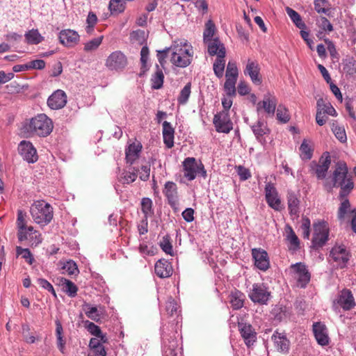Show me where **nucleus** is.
Masks as SVG:
<instances>
[{
  "instance_id": "obj_1",
  "label": "nucleus",
  "mask_w": 356,
  "mask_h": 356,
  "mask_svg": "<svg viewBox=\"0 0 356 356\" xmlns=\"http://www.w3.org/2000/svg\"><path fill=\"white\" fill-rule=\"evenodd\" d=\"M323 186L328 191H332L333 188H339V199L347 197L354 188V181L353 176L348 173V168L346 162L339 161L336 163L335 168L331 175V183L325 181Z\"/></svg>"
},
{
  "instance_id": "obj_2",
  "label": "nucleus",
  "mask_w": 356,
  "mask_h": 356,
  "mask_svg": "<svg viewBox=\"0 0 356 356\" xmlns=\"http://www.w3.org/2000/svg\"><path fill=\"white\" fill-rule=\"evenodd\" d=\"M52 120L45 114H38L35 118L23 124L22 129L29 136L47 137L53 130Z\"/></svg>"
},
{
  "instance_id": "obj_3",
  "label": "nucleus",
  "mask_w": 356,
  "mask_h": 356,
  "mask_svg": "<svg viewBox=\"0 0 356 356\" xmlns=\"http://www.w3.org/2000/svg\"><path fill=\"white\" fill-rule=\"evenodd\" d=\"M172 51L170 61L174 65L184 68L191 63L193 52L191 46L186 42L172 46Z\"/></svg>"
},
{
  "instance_id": "obj_4",
  "label": "nucleus",
  "mask_w": 356,
  "mask_h": 356,
  "mask_svg": "<svg viewBox=\"0 0 356 356\" xmlns=\"http://www.w3.org/2000/svg\"><path fill=\"white\" fill-rule=\"evenodd\" d=\"M30 211L35 222L42 226L48 225L54 216L53 207L44 200L35 202Z\"/></svg>"
},
{
  "instance_id": "obj_5",
  "label": "nucleus",
  "mask_w": 356,
  "mask_h": 356,
  "mask_svg": "<svg viewBox=\"0 0 356 356\" xmlns=\"http://www.w3.org/2000/svg\"><path fill=\"white\" fill-rule=\"evenodd\" d=\"M248 297L255 304L266 305L272 296L266 284L258 282L252 284V289L248 293Z\"/></svg>"
},
{
  "instance_id": "obj_6",
  "label": "nucleus",
  "mask_w": 356,
  "mask_h": 356,
  "mask_svg": "<svg viewBox=\"0 0 356 356\" xmlns=\"http://www.w3.org/2000/svg\"><path fill=\"white\" fill-rule=\"evenodd\" d=\"M314 234L312 240V248L318 250L325 245L328 241L329 228L325 221H318L313 224Z\"/></svg>"
},
{
  "instance_id": "obj_7",
  "label": "nucleus",
  "mask_w": 356,
  "mask_h": 356,
  "mask_svg": "<svg viewBox=\"0 0 356 356\" xmlns=\"http://www.w3.org/2000/svg\"><path fill=\"white\" fill-rule=\"evenodd\" d=\"M331 164V158L329 152H325L319 159L318 162L312 161L309 163L310 173L315 174L318 180L324 179Z\"/></svg>"
},
{
  "instance_id": "obj_8",
  "label": "nucleus",
  "mask_w": 356,
  "mask_h": 356,
  "mask_svg": "<svg viewBox=\"0 0 356 356\" xmlns=\"http://www.w3.org/2000/svg\"><path fill=\"white\" fill-rule=\"evenodd\" d=\"M277 99L276 97L270 92L264 95L262 101L257 104V112L259 115L264 111L267 117H273L277 108Z\"/></svg>"
},
{
  "instance_id": "obj_9",
  "label": "nucleus",
  "mask_w": 356,
  "mask_h": 356,
  "mask_svg": "<svg viewBox=\"0 0 356 356\" xmlns=\"http://www.w3.org/2000/svg\"><path fill=\"white\" fill-rule=\"evenodd\" d=\"M105 65L111 71H122L127 65V56L121 51H115L108 56Z\"/></svg>"
},
{
  "instance_id": "obj_10",
  "label": "nucleus",
  "mask_w": 356,
  "mask_h": 356,
  "mask_svg": "<svg viewBox=\"0 0 356 356\" xmlns=\"http://www.w3.org/2000/svg\"><path fill=\"white\" fill-rule=\"evenodd\" d=\"M264 191L265 199L268 205L275 211H282L284 207L274 184L271 182L266 183Z\"/></svg>"
},
{
  "instance_id": "obj_11",
  "label": "nucleus",
  "mask_w": 356,
  "mask_h": 356,
  "mask_svg": "<svg viewBox=\"0 0 356 356\" xmlns=\"http://www.w3.org/2000/svg\"><path fill=\"white\" fill-rule=\"evenodd\" d=\"M213 124L218 133L229 134L233 129V122L230 119L229 113H227L218 112L215 114Z\"/></svg>"
},
{
  "instance_id": "obj_12",
  "label": "nucleus",
  "mask_w": 356,
  "mask_h": 356,
  "mask_svg": "<svg viewBox=\"0 0 356 356\" xmlns=\"http://www.w3.org/2000/svg\"><path fill=\"white\" fill-rule=\"evenodd\" d=\"M329 257L336 263L337 268H343L350 259V254L344 245H335L330 250Z\"/></svg>"
},
{
  "instance_id": "obj_13",
  "label": "nucleus",
  "mask_w": 356,
  "mask_h": 356,
  "mask_svg": "<svg viewBox=\"0 0 356 356\" xmlns=\"http://www.w3.org/2000/svg\"><path fill=\"white\" fill-rule=\"evenodd\" d=\"M297 275L298 286L305 289L311 280V273L307 269V266L302 262H297L291 266Z\"/></svg>"
},
{
  "instance_id": "obj_14",
  "label": "nucleus",
  "mask_w": 356,
  "mask_h": 356,
  "mask_svg": "<svg viewBox=\"0 0 356 356\" xmlns=\"http://www.w3.org/2000/svg\"><path fill=\"white\" fill-rule=\"evenodd\" d=\"M18 152L23 159L29 163H34L38 159L37 150L30 141H21L18 145Z\"/></svg>"
},
{
  "instance_id": "obj_15",
  "label": "nucleus",
  "mask_w": 356,
  "mask_h": 356,
  "mask_svg": "<svg viewBox=\"0 0 356 356\" xmlns=\"http://www.w3.org/2000/svg\"><path fill=\"white\" fill-rule=\"evenodd\" d=\"M252 256L254 266L260 270L266 271L270 268L269 257L266 250L261 248H253Z\"/></svg>"
},
{
  "instance_id": "obj_16",
  "label": "nucleus",
  "mask_w": 356,
  "mask_h": 356,
  "mask_svg": "<svg viewBox=\"0 0 356 356\" xmlns=\"http://www.w3.org/2000/svg\"><path fill=\"white\" fill-rule=\"evenodd\" d=\"M251 129L257 139V140L263 146H265L267 141L265 138L266 135H268L270 132L268 127L267 123L261 118H259L257 122L251 126Z\"/></svg>"
},
{
  "instance_id": "obj_17",
  "label": "nucleus",
  "mask_w": 356,
  "mask_h": 356,
  "mask_svg": "<svg viewBox=\"0 0 356 356\" xmlns=\"http://www.w3.org/2000/svg\"><path fill=\"white\" fill-rule=\"evenodd\" d=\"M299 193L292 190H288L286 193L289 213L291 217L298 218L300 215V200Z\"/></svg>"
},
{
  "instance_id": "obj_18",
  "label": "nucleus",
  "mask_w": 356,
  "mask_h": 356,
  "mask_svg": "<svg viewBox=\"0 0 356 356\" xmlns=\"http://www.w3.org/2000/svg\"><path fill=\"white\" fill-rule=\"evenodd\" d=\"M184 176L188 181L194 180L197 175L199 162L194 157H187L182 162Z\"/></svg>"
},
{
  "instance_id": "obj_19",
  "label": "nucleus",
  "mask_w": 356,
  "mask_h": 356,
  "mask_svg": "<svg viewBox=\"0 0 356 356\" xmlns=\"http://www.w3.org/2000/svg\"><path fill=\"white\" fill-rule=\"evenodd\" d=\"M238 331L247 346H250L257 339V333L252 326L247 323H238Z\"/></svg>"
},
{
  "instance_id": "obj_20",
  "label": "nucleus",
  "mask_w": 356,
  "mask_h": 356,
  "mask_svg": "<svg viewBox=\"0 0 356 356\" xmlns=\"http://www.w3.org/2000/svg\"><path fill=\"white\" fill-rule=\"evenodd\" d=\"M66 103L67 95L62 90H56L47 99L48 106L53 110H58L63 108Z\"/></svg>"
},
{
  "instance_id": "obj_21",
  "label": "nucleus",
  "mask_w": 356,
  "mask_h": 356,
  "mask_svg": "<svg viewBox=\"0 0 356 356\" xmlns=\"http://www.w3.org/2000/svg\"><path fill=\"white\" fill-rule=\"evenodd\" d=\"M259 72L260 67L258 62L248 59L244 69V74L249 76L252 83L257 86L262 82Z\"/></svg>"
},
{
  "instance_id": "obj_22",
  "label": "nucleus",
  "mask_w": 356,
  "mask_h": 356,
  "mask_svg": "<svg viewBox=\"0 0 356 356\" xmlns=\"http://www.w3.org/2000/svg\"><path fill=\"white\" fill-rule=\"evenodd\" d=\"M58 39L60 43L63 46L72 47L79 41V35L74 30L65 29L59 33Z\"/></svg>"
},
{
  "instance_id": "obj_23",
  "label": "nucleus",
  "mask_w": 356,
  "mask_h": 356,
  "mask_svg": "<svg viewBox=\"0 0 356 356\" xmlns=\"http://www.w3.org/2000/svg\"><path fill=\"white\" fill-rule=\"evenodd\" d=\"M336 302L346 311L350 310L355 306L353 296L349 289H343L340 292L334 302V307Z\"/></svg>"
},
{
  "instance_id": "obj_24",
  "label": "nucleus",
  "mask_w": 356,
  "mask_h": 356,
  "mask_svg": "<svg viewBox=\"0 0 356 356\" xmlns=\"http://www.w3.org/2000/svg\"><path fill=\"white\" fill-rule=\"evenodd\" d=\"M275 349L280 353H287L289 351L290 341L284 333L275 331L271 337Z\"/></svg>"
},
{
  "instance_id": "obj_25",
  "label": "nucleus",
  "mask_w": 356,
  "mask_h": 356,
  "mask_svg": "<svg viewBox=\"0 0 356 356\" xmlns=\"http://www.w3.org/2000/svg\"><path fill=\"white\" fill-rule=\"evenodd\" d=\"M154 271L160 278H167L172 275L173 268L170 262L165 259H161L156 262Z\"/></svg>"
},
{
  "instance_id": "obj_26",
  "label": "nucleus",
  "mask_w": 356,
  "mask_h": 356,
  "mask_svg": "<svg viewBox=\"0 0 356 356\" xmlns=\"http://www.w3.org/2000/svg\"><path fill=\"white\" fill-rule=\"evenodd\" d=\"M314 337L321 346H327L329 343V337L325 325L321 322L314 323L313 325Z\"/></svg>"
},
{
  "instance_id": "obj_27",
  "label": "nucleus",
  "mask_w": 356,
  "mask_h": 356,
  "mask_svg": "<svg viewBox=\"0 0 356 356\" xmlns=\"http://www.w3.org/2000/svg\"><path fill=\"white\" fill-rule=\"evenodd\" d=\"M143 146L139 141L130 144L125 149V159L127 163L133 165L134 163L139 158Z\"/></svg>"
},
{
  "instance_id": "obj_28",
  "label": "nucleus",
  "mask_w": 356,
  "mask_h": 356,
  "mask_svg": "<svg viewBox=\"0 0 356 356\" xmlns=\"http://www.w3.org/2000/svg\"><path fill=\"white\" fill-rule=\"evenodd\" d=\"M163 356H177L178 341L175 337L163 338Z\"/></svg>"
},
{
  "instance_id": "obj_29",
  "label": "nucleus",
  "mask_w": 356,
  "mask_h": 356,
  "mask_svg": "<svg viewBox=\"0 0 356 356\" xmlns=\"http://www.w3.org/2000/svg\"><path fill=\"white\" fill-rule=\"evenodd\" d=\"M162 125L163 143L168 149H170L174 146L175 129L168 121H164Z\"/></svg>"
},
{
  "instance_id": "obj_30",
  "label": "nucleus",
  "mask_w": 356,
  "mask_h": 356,
  "mask_svg": "<svg viewBox=\"0 0 356 356\" xmlns=\"http://www.w3.org/2000/svg\"><path fill=\"white\" fill-rule=\"evenodd\" d=\"M83 309L86 315L94 321H99L104 312V307L102 306H92L90 304L85 302L83 305Z\"/></svg>"
},
{
  "instance_id": "obj_31",
  "label": "nucleus",
  "mask_w": 356,
  "mask_h": 356,
  "mask_svg": "<svg viewBox=\"0 0 356 356\" xmlns=\"http://www.w3.org/2000/svg\"><path fill=\"white\" fill-rule=\"evenodd\" d=\"M225 48H222L213 65L214 74L218 78H221L223 76L225 65Z\"/></svg>"
},
{
  "instance_id": "obj_32",
  "label": "nucleus",
  "mask_w": 356,
  "mask_h": 356,
  "mask_svg": "<svg viewBox=\"0 0 356 356\" xmlns=\"http://www.w3.org/2000/svg\"><path fill=\"white\" fill-rule=\"evenodd\" d=\"M156 72L152 75L151 83L152 88L159 90L163 87L164 81V74L163 69L160 67L159 64L155 65Z\"/></svg>"
},
{
  "instance_id": "obj_33",
  "label": "nucleus",
  "mask_w": 356,
  "mask_h": 356,
  "mask_svg": "<svg viewBox=\"0 0 356 356\" xmlns=\"http://www.w3.org/2000/svg\"><path fill=\"white\" fill-rule=\"evenodd\" d=\"M245 296L238 290L232 291L229 296V302L233 309L237 310L243 307Z\"/></svg>"
},
{
  "instance_id": "obj_34",
  "label": "nucleus",
  "mask_w": 356,
  "mask_h": 356,
  "mask_svg": "<svg viewBox=\"0 0 356 356\" xmlns=\"http://www.w3.org/2000/svg\"><path fill=\"white\" fill-rule=\"evenodd\" d=\"M286 230L287 232L286 240L289 242V249L297 251L300 249V240L290 225H286Z\"/></svg>"
},
{
  "instance_id": "obj_35",
  "label": "nucleus",
  "mask_w": 356,
  "mask_h": 356,
  "mask_svg": "<svg viewBox=\"0 0 356 356\" xmlns=\"http://www.w3.org/2000/svg\"><path fill=\"white\" fill-rule=\"evenodd\" d=\"M86 327L88 331L93 336L100 338L102 342L106 343L108 339L105 334H103L100 327L94 323L89 321H86Z\"/></svg>"
},
{
  "instance_id": "obj_36",
  "label": "nucleus",
  "mask_w": 356,
  "mask_h": 356,
  "mask_svg": "<svg viewBox=\"0 0 356 356\" xmlns=\"http://www.w3.org/2000/svg\"><path fill=\"white\" fill-rule=\"evenodd\" d=\"M138 169L135 167L129 168V170L124 171L122 173L120 177V181L123 184H129L136 181L138 177Z\"/></svg>"
},
{
  "instance_id": "obj_37",
  "label": "nucleus",
  "mask_w": 356,
  "mask_h": 356,
  "mask_svg": "<svg viewBox=\"0 0 356 356\" xmlns=\"http://www.w3.org/2000/svg\"><path fill=\"white\" fill-rule=\"evenodd\" d=\"M191 93V83H187L184 87L181 90L178 97L177 103L179 105H185L188 102Z\"/></svg>"
},
{
  "instance_id": "obj_38",
  "label": "nucleus",
  "mask_w": 356,
  "mask_h": 356,
  "mask_svg": "<svg viewBox=\"0 0 356 356\" xmlns=\"http://www.w3.org/2000/svg\"><path fill=\"white\" fill-rule=\"evenodd\" d=\"M275 111L276 118L280 123L286 124L290 120L291 116L288 108L285 106L280 104Z\"/></svg>"
},
{
  "instance_id": "obj_39",
  "label": "nucleus",
  "mask_w": 356,
  "mask_h": 356,
  "mask_svg": "<svg viewBox=\"0 0 356 356\" xmlns=\"http://www.w3.org/2000/svg\"><path fill=\"white\" fill-rule=\"evenodd\" d=\"M61 284L65 285L63 287V291L67 294L68 296L74 298L76 296L78 287L74 282L66 278H62Z\"/></svg>"
},
{
  "instance_id": "obj_40",
  "label": "nucleus",
  "mask_w": 356,
  "mask_h": 356,
  "mask_svg": "<svg viewBox=\"0 0 356 356\" xmlns=\"http://www.w3.org/2000/svg\"><path fill=\"white\" fill-rule=\"evenodd\" d=\"M24 36L27 43L31 44H38L44 40L38 29H32L28 31Z\"/></svg>"
},
{
  "instance_id": "obj_41",
  "label": "nucleus",
  "mask_w": 356,
  "mask_h": 356,
  "mask_svg": "<svg viewBox=\"0 0 356 356\" xmlns=\"http://www.w3.org/2000/svg\"><path fill=\"white\" fill-rule=\"evenodd\" d=\"M216 26L211 20H208L205 24V29L203 33V41L208 43L209 41L213 40V37L216 32Z\"/></svg>"
},
{
  "instance_id": "obj_42",
  "label": "nucleus",
  "mask_w": 356,
  "mask_h": 356,
  "mask_svg": "<svg viewBox=\"0 0 356 356\" xmlns=\"http://www.w3.org/2000/svg\"><path fill=\"white\" fill-rule=\"evenodd\" d=\"M286 11L291 21L298 28L302 29L306 27L305 24L302 22V18L298 12L289 7L286 8Z\"/></svg>"
},
{
  "instance_id": "obj_43",
  "label": "nucleus",
  "mask_w": 356,
  "mask_h": 356,
  "mask_svg": "<svg viewBox=\"0 0 356 356\" xmlns=\"http://www.w3.org/2000/svg\"><path fill=\"white\" fill-rule=\"evenodd\" d=\"M208 52L211 56L219 55L220 50L225 48L224 44L220 42L218 38H215L213 40L209 41L208 43Z\"/></svg>"
},
{
  "instance_id": "obj_44",
  "label": "nucleus",
  "mask_w": 356,
  "mask_h": 356,
  "mask_svg": "<svg viewBox=\"0 0 356 356\" xmlns=\"http://www.w3.org/2000/svg\"><path fill=\"white\" fill-rule=\"evenodd\" d=\"M343 200L341 202L337 211V217L340 221H343L345 216L347 213H351L350 203V201L346 198H343Z\"/></svg>"
},
{
  "instance_id": "obj_45",
  "label": "nucleus",
  "mask_w": 356,
  "mask_h": 356,
  "mask_svg": "<svg viewBox=\"0 0 356 356\" xmlns=\"http://www.w3.org/2000/svg\"><path fill=\"white\" fill-rule=\"evenodd\" d=\"M152 200L149 197H143L141 200V210L144 214V218H148V217L154 215V209H152Z\"/></svg>"
},
{
  "instance_id": "obj_46",
  "label": "nucleus",
  "mask_w": 356,
  "mask_h": 356,
  "mask_svg": "<svg viewBox=\"0 0 356 356\" xmlns=\"http://www.w3.org/2000/svg\"><path fill=\"white\" fill-rule=\"evenodd\" d=\"M124 0H111L108 8L113 15H118L122 13L125 9Z\"/></svg>"
},
{
  "instance_id": "obj_47",
  "label": "nucleus",
  "mask_w": 356,
  "mask_h": 356,
  "mask_svg": "<svg viewBox=\"0 0 356 356\" xmlns=\"http://www.w3.org/2000/svg\"><path fill=\"white\" fill-rule=\"evenodd\" d=\"M286 307L282 305H275L270 314L277 323H280L286 318Z\"/></svg>"
},
{
  "instance_id": "obj_48",
  "label": "nucleus",
  "mask_w": 356,
  "mask_h": 356,
  "mask_svg": "<svg viewBox=\"0 0 356 356\" xmlns=\"http://www.w3.org/2000/svg\"><path fill=\"white\" fill-rule=\"evenodd\" d=\"M16 254L17 257L21 256L22 258L24 259L30 265H31L35 261L34 257L29 248H23L17 246L16 248Z\"/></svg>"
},
{
  "instance_id": "obj_49",
  "label": "nucleus",
  "mask_w": 356,
  "mask_h": 356,
  "mask_svg": "<svg viewBox=\"0 0 356 356\" xmlns=\"http://www.w3.org/2000/svg\"><path fill=\"white\" fill-rule=\"evenodd\" d=\"M300 151L301 152V158L303 160H310L313 156V149L307 143V140H303L300 147Z\"/></svg>"
},
{
  "instance_id": "obj_50",
  "label": "nucleus",
  "mask_w": 356,
  "mask_h": 356,
  "mask_svg": "<svg viewBox=\"0 0 356 356\" xmlns=\"http://www.w3.org/2000/svg\"><path fill=\"white\" fill-rule=\"evenodd\" d=\"M236 80H232L229 78L227 79L225 84H224V89L227 94V95L229 97H235L236 95Z\"/></svg>"
},
{
  "instance_id": "obj_51",
  "label": "nucleus",
  "mask_w": 356,
  "mask_h": 356,
  "mask_svg": "<svg viewBox=\"0 0 356 356\" xmlns=\"http://www.w3.org/2000/svg\"><path fill=\"white\" fill-rule=\"evenodd\" d=\"M238 75V72L236 63L229 61L225 73L226 79L229 78L232 80H237Z\"/></svg>"
},
{
  "instance_id": "obj_52",
  "label": "nucleus",
  "mask_w": 356,
  "mask_h": 356,
  "mask_svg": "<svg viewBox=\"0 0 356 356\" xmlns=\"http://www.w3.org/2000/svg\"><path fill=\"white\" fill-rule=\"evenodd\" d=\"M26 216L25 213H24L22 210H18L16 224L17 232L20 231V235L22 234V231L29 227L26 225L27 222L26 220Z\"/></svg>"
},
{
  "instance_id": "obj_53",
  "label": "nucleus",
  "mask_w": 356,
  "mask_h": 356,
  "mask_svg": "<svg viewBox=\"0 0 356 356\" xmlns=\"http://www.w3.org/2000/svg\"><path fill=\"white\" fill-rule=\"evenodd\" d=\"M179 305L172 297H169L165 305V310L170 316L177 314Z\"/></svg>"
},
{
  "instance_id": "obj_54",
  "label": "nucleus",
  "mask_w": 356,
  "mask_h": 356,
  "mask_svg": "<svg viewBox=\"0 0 356 356\" xmlns=\"http://www.w3.org/2000/svg\"><path fill=\"white\" fill-rule=\"evenodd\" d=\"M97 22V15L92 11L89 12L87 19H86L87 26L86 27V31L87 33H88V34L92 33Z\"/></svg>"
},
{
  "instance_id": "obj_55",
  "label": "nucleus",
  "mask_w": 356,
  "mask_h": 356,
  "mask_svg": "<svg viewBox=\"0 0 356 356\" xmlns=\"http://www.w3.org/2000/svg\"><path fill=\"white\" fill-rule=\"evenodd\" d=\"M170 50H172V46L170 47H166L163 50L156 51V57L159 63V66L162 69L165 68L166 58H168V52Z\"/></svg>"
},
{
  "instance_id": "obj_56",
  "label": "nucleus",
  "mask_w": 356,
  "mask_h": 356,
  "mask_svg": "<svg viewBox=\"0 0 356 356\" xmlns=\"http://www.w3.org/2000/svg\"><path fill=\"white\" fill-rule=\"evenodd\" d=\"M160 247L162 250L168 254L172 255V245L170 241V237L165 235L160 242Z\"/></svg>"
},
{
  "instance_id": "obj_57",
  "label": "nucleus",
  "mask_w": 356,
  "mask_h": 356,
  "mask_svg": "<svg viewBox=\"0 0 356 356\" xmlns=\"http://www.w3.org/2000/svg\"><path fill=\"white\" fill-rule=\"evenodd\" d=\"M33 234H35V230L33 229L32 226H29L24 230L22 231L21 235L20 231L17 232L18 241L21 243L25 241H29L32 235H33Z\"/></svg>"
},
{
  "instance_id": "obj_58",
  "label": "nucleus",
  "mask_w": 356,
  "mask_h": 356,
  "mask_svg": "<svg viewBox=\"0 0 356 356\" xmlns=\"http://www.w3.org/2000/svg\"><path fill=\"white\" fill-rule=\"evenodd\" d=\"M332 130L336 138L341 143H345L347 140L345 129L343 127L335 125L333 124Z\"/></svg>"
},
{
  "instance_id": "obj_59",
  "label": "nucleus",
  "mask_w": 356,
  "mask_h": 356,
  "mask_svg": "<svg viewBox=\"0 0 356 356\" xmlns=\"http://www.w3.org/2000/svg\"><path fill=\"white\" fill-rule=\"evenodd\" d=\"M103 40V36H99L86 42L84 45V51H91L97 49L101 44Z\"/></svg>"
},
{
  "instance_id": "obj_60",
  "label": "nucleus",
  "mask_w": 356,
  "mask_h": 356,
  "mask_svg": "<svg viewBox=\"0 0 356 356\" xmlns=\"http://www.w3.org/2000/svg\"><path fill=\"white\" fill-rule=\"evenodd\" d=\"M63 268L67 272L69 275H76L79 273L76 264L72 260L66 261Z\"/></svg>"
},
{
  "instance_id": "obj_61",
  "label": "nucleus",
  "mask_w": 356,
  "mask_h": 356,
  "mask_svg": "<svg viewBox=\"0 0 356 356\" xmlns=\"http://www.w3.org/2000/svg\"><path fill=\"white\" fill-rule=\"evenodd\" d=\"M311 222L307 217H303L300 228L302 231V236L304 238L308 239L310 235Z\"/></svg>"
},
{
  "instance_id": "obj_62",
  "label": "nucleus",
  "mask_w": 356,
  "mask_h": 356,
  "mask_svg": "<svg viewBox=\"0 0 356 356\" xmlns=\"http://www.w3.org/2000/svg\"><path fill=\"white\" fill-rule=\"evenodd\" d=\"M150 165L146 164L140 167V171L138 170L139 178L143 181H146L149 179L150 176Z\"/></svg>"
},
{
  "instance_id": "obj_63",
  "label": "nucleus",
  "mask_w": 356,
  "mask_h": 356,
  "mask_svg": "<svg viewBox=\"0 0 356 356\" xmlns=\"http://www.w3.org/2000/svg\"><path fill=\"white\" fill-rule=\"evenodd\" d=\"M327 0H314V8L317 13L327 14L329 9L325 8Z\"/></svg>"
},
{
  "instance_id": "obj_64",
  "label": "nucleus",
  "mask_w": 356,
  "mask_h": 356,
  "mask_svg": "<svg viewBox=\"0 0 356 356\" xmlns=\"http://www.w3.org/2000/svg\"><path fill=\"white\" fill-rule=\"evenodd\" d=\"M236 172L241 181L248 180L251 177L250 170L243 165H238L236 168Z\"/></svg>"
}]
</instances>
